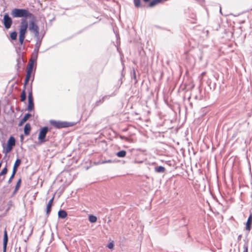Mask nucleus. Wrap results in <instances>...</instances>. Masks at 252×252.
I'll use <instances>...</instances> for the list:
<instances>
[{"mask_svg":"<svg viewBox=\"0 0 252 252\" xmlns=\"http://www.w3.org/2000/svg\"><path fill=\"white\" fill-rule=\"evenodd\" d=\"M13 18H33L34 15L30 12L28 9L14 8L11 11Z\"/></svg>","mask_w":252,"mask_h":252,"instance_id":"f257e3e1","label":"nucleus"},{"mask_svg":"<svg viewBox=\"0 0 252 252\" xmlns=\"http://www.w3.org/2000/svg\"><path fill=\"white\" fill-rule=\"evenodd\" d=\"M28 27V22L27 19L22 18L19 26V41L21 45L23 43Z\"/></svg>","mask_w":252,"mask_h":252,"instance_id":"f03ea898","label":"nucleus"},{"mask_svg":"<svg viewBox=\"0 0 252 252\" xmlns=\"http://www.w3.org/2000/svg\"><path fill=\"white\" fill-rule=\"evenodd\" d=\"M29 30L32 32L35 37H37L39 35V28L37 25L35 23L36 17L34 15L33 18H29Z\"/></svg>","mask_w":252,"mask_h":252,"instance_id":"7ed1b4c3","label":"nucleus"},{"mask_svg":"<svg viewBox=\"0 0 252 252\" xmlns=\"http://www.w3.org/2000/svg\"><path fill=\"white\" fill-rule=\"evenodd\" d=\"M49 123L54 127L58 129L70 127L73 125V123H72L63 122L60 121H55L53 120H50Z\"/></svg>","mask_w":252,"mask_h":252,"instance_id":"20e7f679","label":"nucleus"},{"mask_svg":"<svg viewBox=\"0 0 252 252\" xmlns=\"http://www.w3.org/2000/svg\"><path fill=\"white\" fill-rule=\"evenodd\" d=\"M48 130V128L47 126H44L40 129L38 137L39 142L40 143H44L47 141L45 137Z\"/></svg>","mask_w":252,"mask_h":252,"instance_id":"39448f33","label":"nucleus"},{"mask_svg":"<svg viewBox=\"0 0 252 252\" xmlns=\"http://www.w3.org/2000/svg\"><path fill=\"white\" fill-rule=\"evenodd\" d=\"M21 163V160L19 158H17L13 167L12 174L10 177L9 180H8V184H10L12 182V180L14 178L15 174L17 171V168L20 165Z\"/></svg>","mask_w":252,"mask_h":252,"instance_id":"423d86ee","label":"nucleus"},{"mask_svg":"<svg viewBox=\"0 0 252 252\" xmlns=\"http://www.w3.org/2000/svg\"><path fill=\"white\" fill-rule=\"evenodd\" d=\"M2 23L6 29H8L11 27L12 24V20L7 13H5L4 15Z\"/></svg>","mask_w":252,"mask_h":252,"instance_id":"0eeeda50","label":"nucleus"},{"mask_svg":"<svg viewBox=\"0 0 252 252\" xmlns=\"http://www.w3.org/2000/svg\"><path fill=\"white\" fill-rule=\"evenodd\" d=\"M8 235L6 228H5L3 239V252H6V246L8 242Z\"/></svg>","mask_w":252,"mask_h":252,"instance_id":"6e6552de","label":"nucleus"},{"mask_svg":"<svg viewBox=\"0 0 252 252\" xmlns=\"http://www.w3.org/2000/svg\"><path fill=\"white\" fill-rule=\"evenodd\" d=\"M17 64H16V68L18 71H19L20 68L22 66L24 61L22 57H21L20 56H19V57L17 58L16 60Z\"/></svg>","mask_w":252,"mask_h":252,"instance_id":"1a4fd4ad","label":"nucleus"},{"mask_svg":"<svg viewBox=\"0 0 252 252\" xmlns=\"http://www.w3.org/2000/svg\"><path fill=\"white\" fill-rule=\"evenodd\" d=\"M252 214H250L248 219L247 220V221L246 222V229L247 230L250 231L252 228Z\"/></svg>","mask_w":252,"mask_h":252,"instance_id":"9d476101","label":"nucleus"},{"mask_svg":"<svg viewBox=\"0 0 252 252\" xmlns=\"http://www.w3.org/2000/svg\"><path fill=\"white\" fill-rule=\"evenodd\" d=\"M54 196H53L51 199H50L49 201L47 207H46V215L48 216L49 214H50L51 211V207L52 205V203L54 200Z\"/></svg>","mask_w":252,"mask_h":252,"instance_id":"9b49d317","label":"nucleus"},{"mask_svg":"<svg viewBox=\"0 0 252 252\" xmlns=\"http://www.w3.org/2000/svg\"><path fill=\"white\" fill-rule=\"evenodd\" d=\"M31 114L30 113H27L25 114L24 117L20 120L19 123L18 124L19 126H21L25 122L27 121V120L31 117Z\"/></svg>","mask_w":252,"mask_h":252,"instance_id":"f8f14e48","label":"nucleus"},{"mask_svg":"<svg viewBox=\"0 0 252 252\" xmlns=\"http://www.w3.org/2000/svg\"><path fill=\"white\" fill-rule=\"evenodd\" d=\"M31 129V125L29 123H27L25 125L24 131V134L26 135H28L29 134L30 131Z\"/></svg>","mask_w":252,"mask_h":252,"instance_id":"ddd939ff","label":"nucleus"},{"mask_svg":"<svg viewBox=\"0 0 252 252\" xmlns=\"http://www.w3.org/2000/svg\"><path fill=\"white\" fill-rule=\"evenodd\" d=\"M13 147L7 144L6 146L3 145V153L6 155L8 153L10 152L12 149Z\"/></svg>","mask_w":252,"mask_h":252,"instance_id":"4468645a","label":"nucleus"},{"mask_svg":"<svg viewBox=\"0 0 252 252\" xmlns=\"http://www.w3.org/2000/svg\"><path fill=\"white\" fill-rule=\"evenodd\" d=\"M67 214L65 211L60 210L58 212V217L61 219H64L66 217Z\"/></svg>","mask_w":252,"mask_h":252,"instance_id":"2eb2a0df","label":"nucleus"},{"mask_svg":"<svg viewBox=\"0 0 252 252\" xmlns=\"http://www.w3.org/2000/svg\"><path fill=\"white\" fill-rule=\"evenodd\" d=\"M36 39V42L35 44V49H39V48L40 47V45L41 44V41H42V38H40L39 35L37 37H35Z\"/></svg>","mask_w":252,"mask_h":252,"instance_id":"dca6fc26","label":"nucleus"},{"mask_svg":"<svg viewBox=\"0 0 252 252\" xmlns=\"http://www.w3.org/2000/svg\"><path fill=\"white\" fill-rule=\"evenodd\" d=\"M154 170L157 173H164L165 171V168L162 166H159L155 167L154 168Z\"/></svg>","mask_w":252,"mask_h":252,"instance_id":"f3484780","label":"nucleus"},{"mask_svg":"<svg viewBox=\"0 0 252 252\" xmlns=\"http://www.w3.org/2000/svg\"><path fill=\"white\" fill-rule=\"evenodd\" d=\"M35 61H34V60H32V59L30 60L28 66H27V70H31V71H32L33 64H34V62Z\"/></svg>","mask_w":252,"mask_h":252,"instance_id":"a211bd4d","label":"nucleus"},{"mask_svg":"<svg viewBox=\"0 0 252 252\" xmlns=\"http://www.w3.org/2000/svg\"><path fill=\"white\" fill-rule=\"evenodd\" d=\"M21 182H22V179H21V178H20L18 180V181L16 183V185L15 186V189L13 191L14 194L16 193L17 192V191L19 190V189L21 186Z\"/></svg>","mask_w":252,"mask_h":252,"instance_id":"6ab92c4d","label":"nucleus"},{"mask_svg":"<svg viewBox=\"0 0 252 252\" xmlns=\"http://www.w3.org/2000/svg\"><path fill=\"white\" fill-rule=\"evenodd\" d=\"M39 50L36 49H34L33 51L32 54V58L31 59L34 60V61H36L38 57Z\"/></svg>","mask_w":252,"mask_h":252,"instance_id":"aec40b11","label":"nucleus"},{"mask_svg":"<svg viewBox=\"0 0 252 252\" xmlns=\"http://www.w3.org/2000/svg\"><path fill=\"white\" fill-rule=\"evenodd\" d=\"M7 144L10 145L12 147L15 145V139L14 137L10 136L9 138Z\"/></svg>","mask_w":252,"mask_h":252,"instance_id":"412c9836","label":"nucleus"},{"mask_svg":"<svg viewBox=\"0 0 252 252\" xmlns=\"http://www.w3.org/2000/svg\"><path fill=\"white\" fill-rule=\"evenodd\" d=\"M26 99V92L25 89H23L21 94L20 100L21 101H24Z\"/></svg>","mask_w":252,"mask_h":252,"instance_id":"4be33fe9","label":"nucleus"},{"mask_svg":"<svg viewBox=\"0 0 252 252\" xmlns=\"http://www.w3.org/2000/svg\"><path fill=\"white\" fill-rule=\"evenodd\" d=\"M116 155L119 158H124L126 155V152L125 150L120 151L116 153Z\"/></svg>","mask_w":252,"mask_h":252,"instance_id":"5701e85b","label":"nucleus"},{"mask_svg":"<svg viewBox=\"0 0 252 252\" xmlns=\"http://www.w3.org/2000/svg\"><path fill=\"white\" fill-rule=\"evenodd\" d=\"M7 171L8 169L6 163L4 167L1 170V172H0V176L5 175L7 173Z\"/></svg>","mask_w":252,"mask_h":252,"instance_id":"b1692460","label":"nucleus"},{"mask_svg":"<svg viewBox=\"0 0 252 252\" xmlns=\"http://www.w3.org/2000/svg\"><path fill=\"white\" fill-rule=\"evenodd\" d=\"M33 80H34V75L32 77L30 85L29 86H28V87H27V91L28 92V94L31 93V94H32V82L33 81Z\"/></svg>","mask_w":252,"mask_h":252,"instance_id":"393cba45","label":"nucleus"},{"mask_svg":"<svg viewBox=\"0 0 252 252\" xmlns=\"http://www.w3.org/2000/svg\"><path fill=\"white\" fill-rule=\"evenodd\" d=\"M34 107V103L33 102H28V105L27 107V110L29 111H32Z\"/></svg>","mask_w":252,"mask_h":252,"instance_id":"a878e982","label":"nucleus"},{"mask_svg":"<svg viewBox=\"0 0 252 252\" xmlns=\"http://www.w3.org/2000/svg\"><path fill=\"white\" fill-rule=\"evenodd\" d=\"M89 220L91 222H95L97 220V218L94 215H90L89 217Z\"/></svg>","mask_w":252,"mask_h":252,"instance_id":"bb28decb","label":"nucleus"},{"mask_svg":"<svg viewBox=\"0 0 252 252\" xmlns=\"http://www.w3.org/2000/svg\"><path fill=\"white\" fill-rule=\"evenodd\" d=\"M133 3L135 7L139 8L141 7L140 0H133Z\"/></svg>","mask_w":252,"mask_h":252,"instance_id":"cd10ccee","label":"nucleus"},{"mask_svg":"<svg viewBox=\"0 0 252 252\" xmlns=\"http://www.w3.org/2000/svg\"><path fill=\"white\" fill-rule=\"evenodd\" d=\"M17 33L16 32L14 31L10 33V38L12 40H15L17 38Z\"/></svg>","mask_w":252,"mask_h":252,"instance_id":"c85d7f7f","label":"nucleus"},{"mask_svg":"<svg viewBox=\"0 0 252 252\" xmlns=\"http://www.w3.org/2000/svg\"><path fill=\"white\" fill-rule=\"evenodd\" d=\"M160 1V0H153L152 1L150 2L149 4V7H153L155 6L158 2Z\"/></svg>","mask_w":252,"mask_h":252,"instance_id":"c756f323","label":"nucleus"},{"mask_svg":"<svg viewBox=\"0 0 252 252\" xmlns=\"http://www.w3.org/2000/svg\"><path fill=\"white\" fill-rule=\"evenodd\" d=\"M106 97V96H105L103 97L101 99H99V100L96 101L95 103V106H98L100 104L102 103L104 101V98Z\"/></svg>","mask_w":252,"mask_h":252,"instance_id":"7c9ffc66","label":"nucleus"},{"mask_svg":"<svg viewBox=\"0 0 252 252\" xmlns=\"http://www.w3.org/2000/svg\"><path fill=\"white\" fill-rule=\"evenodd\" d=\"M32 73V71L27 70L25 78L30 80L31 77Z\"/></svg>","mask_w":252,"mask_h":252,"instance_id":"2f4dec72","label":"nucleus"},{"mask_svg":"<svg viewBox=\"0 0 252 252\" xmlns=\"http://www.w3.org/2000/svg\"><path fill=\"white\" fill-rule=\"evenodd\" d=\"M28 102H33L32 94L31 93H29L28 94Z\"/></svg>","mask_w":252,"mask_h":252,"instance_id":"473e14b6","label":"nucleus"},{"mask_svg":"<svg viewBox=\"0 0 252 252\" xmlns=\"http://www.w3.org/2000/svg\"><path fill=\"white\" fill-rule=\"evenodd\" d=\"M29 80H30L29 79L25 78L24 82V84H23L24 87H23V89H25V90H26V86L28 84V83L29 82Z\"/></svg>","mask_w":252,"mask_h":252,"instance_id":"72a5a7b5","label":"nucleus"},{"mask_svg":"<svg viewBox=\"0 0 252 252\" xmlns=\"http://www.w3.org/2000/svg\"><path fill=\"white\" fill-rule=\"evenodd\" d=\"M244 251L243 252H248V246L247 244H245L243 246Z\"/></svg>","mask_w":252,"mask_h":252,"instance_id":"f704fd0d","label":"nucleus"},{"mask_svg":"<svg viewBox=\"0 0 252 252\" xmlns=\"http://www.w3.org/2000/svg\"><path fill=\"white\" fill-rule=\"evenodd\" d=\"M114 247V244L113 243L111 242V243H109L108 245H107V247L109 248V249H112Z\"/></svg>","mask_w":252,"mask_h":252,"instance_id":"c9c22d12","label":"nucleus"},{"mask_svg":"<svg viewBox=\"0 0 252 252\" xmlns=\"http://www.w3.org/2000/svg\"><path fill=\"white\" fill-rule=\"evenodd\" d=\"M112 162L111 160H108L103 161L102 162V163H110V162Z\"/></svg>","mask_w":252,"mask_h":252,"instance_id":"e433bc0d","label":"nucleus"},{"mask_svg":"<svg viewBox=\"0 0 252 252\" xmlns=\"http://www.w3.org/2000/svg\"><path fill=\"white\" fill-rule=\"evenodd\" d=\"M23 139H24V135H20V140H21V141L22 142H23Z\"/></svg>","mask_w":252,"mask_h":252,"instance_id":"4c0bfd02","label":"nucleus"},{"mask_svg":"<svg viewBox=\"0 0 252 252\" xmlns=\"http://www.w3.org/2000/svg\"><path fill=\"white\" fill-rule=\"evenodd\" d=\"M133 77L135 79H136V74H135V71L134 70H133Z\"/></svg>","mask_w":252,"mask_h":252,"instance_id":"58836bf2","label":"nucleus"},{"mask_svg":"<svg viewBox=\"0 0 252 252\" xmlns=\"http://www.w3.org/2000/svg\"><path fill=\"white\" fill-rule=\"evenodd\" d=\"M120 138L122 139H125V136H120Z\"/></svg>","mask_w":252,"mask_h":252,"instance_id":"ea45409f","label":"nucleus"},{"mask_svg":"<svg viewBox=\"0 0 252 252\" xmlns=\"http://www.w3.org/2000/svg\"><path fill=\"white\" fill-rule=\"evenodd\" d=\"M144 2H147L148 1H149L150 0H143Z\"/></svg>","mask_w":252,"mask_h":252,"instance_id":"a19ab883","label":"nucleus"},{"mask_svg":"<svg viewBox=\"0 0 252 252\" xmlns=\"http://www.w3.org/2000/svg\"><path fill=\"white\" fill-rule=\"evenodd\" d=\"M220 13H221V7L220 8Z\"/></svg>","mask_w":252,"mask_h":252,"instance_id":"79ce46f5","label":"nucleus"},{"mask_svg":"<svg viewBox=\"0 0 252 252\" xmlns=\"http://www.w3.org/2000/svg\"><path fill=\"white\" fill-rule=\"evenodd\" d=\"M241 235H239V236H238V239H240V238H241Z\"/></svg>","mask_w":252,"mask_h":252,"instance_id":"37998d69","label":"nucleus"},{"mask_svg":"<svg viewBox=\"0 0 252 252\" xmlns=\"http://www.w3.org/2000/svg\"><path fill=\"white\" fill-rule=\"evenodd\" d=\"M5 179V176H4L2 179V180H3Z\"/></svg>","mask_w":252,"mask_h":252,"instance_id":"c03bdc74","label":"nucleus"}]
</instances>
